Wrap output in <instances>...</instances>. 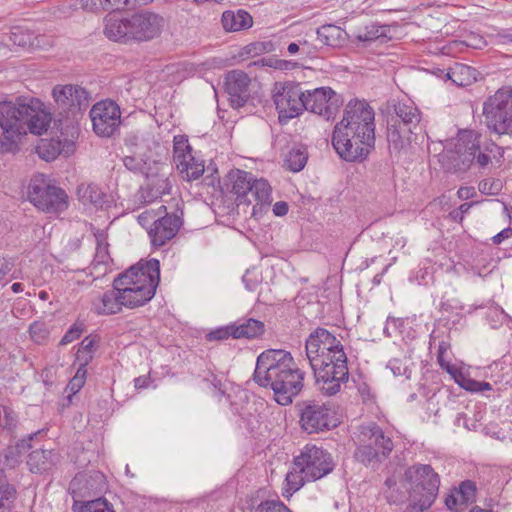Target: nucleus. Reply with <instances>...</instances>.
<instances>
[{
  "mask_svg": "<svg viewBox=\"0 0 512 512\" xmlns=\"http://www.w3.org/2000/svg\"><path fill=\"white\" fill-rule=\"evenodd\" d=\"M331 143L347 162H362L375 147V112L365 101L351 100L333 129Z\"/></svg>",
  "mask_w": 512,
  "mask_h": 512,
  "instance_id": "1",
  "label": "nucleus"
},
{
  "mask_svg": "<svg viewBox=\"0 0 512 512\" xmlns=\"http://www.w3.org/2000/svg\"><path fill=\"white\" fill-rule=\"evenodd\" d=\"M305 372L295 363L290 352L267 349L258 355L253 380L259 386L272 389L275 401L287 406L304 387Z\"/></svg>",
  "mask_w": 512,
  "mask_h": 512,
  "instance_id": "2",
  "label": "nucleus"
},
{
  "mask_svg": "<svg viewBox=\"0 0 512 512\" xmlns=\"http://www.w3.org/2000/svg\"><path fill=\"white\" fill-rule=\"evenodd\" d=\"M160 281V262L157 259L141 260L119 274L113 287L120 292L126 308H136L148 303L155 295Z\"/></svg>",
  "mask_w": 512,
  "mask_h": 512,
  "instance_id": "3",
  "label": "nucleus"
},
{
  "mask_svg": "<svg viewBox=\"0 0 512 512\" xmlns=\"http://www.w3.org/2000/svg\"><path fill=\"white\" fill-rule=\"evenodd\" d=\"M332 455L313 444L303 447L300 454L294 458L292 471L287 473L288 492L298 491L306 481H316L331 473L334 469Z\"/></svg>",
  "mask_w": 512,
  "mask_h": 512,
  "instance_id": "4",
  "label": "nucleus"
},
{
  "mask_svg": "<svg viewBox=\"0 0 512 512\" xmlns=\"http://www.w3.org/2000/svg\"><path fill=\"white\" fill-rule=\"evenodd\" d=\"M394 449L390 435L375 422L359 426L355 459L366 467L378 468Z\"/></svg>",
  "mask_w": 512,
  "mask_h": 512,
  "instance_id": "5",
  "label": "nucleus"
},
{
  "mask_svg": "<svg viewBox=\"0 0 512 512\" xmlns=\"http://www.w3.org/2000/svg\"><path fill=\"white\" fill-rule=\"evenodd\" d=\"M403 482L410 501L421 503L424 507L433 505L439 492L440 476L431 465L418 463L408 467Z\"/></svg>",
  "mask_w": 512,
  "mask_h": 512,
  "instance_id": "6",
  "label": "nucleus"
},
{
  "mask_svg": "<svg viewBox=\"0 0 512 512\" xmlns=\"http://www.w3.org/2000/svg\"><path fill=\"white\" fill-rule=\"evenodd\" d=\"M229 176L237 206H249L255 201L252 207V215H255L257 207L261 209L263 206L270 205L271 186L265 179H254L252 173L239 169L231 171Z\"/></svg>",
  "mask_w": 512,
  "mask_h": 512,
  "instance_id": "7",
  "label": "nucleus"
},
{
  "mask_svg": "<svg viewBox=\"0 0 512 512\" xmlns=\"http://www.w3.org/2000/svg\"><path fill=\"white\" fill-rule=\"evenodd\" d=\"M309 364L314 372L315 386L323 395L337 394L341 385L348 381L349 371L345 352L331 355L330 360L316 358Z\"/></svg>",
  "mask_w": 512,
  "mask_h": 512,
  "instance_id": "8",
  "label": "nucleus"
},
{
  "mask_svg": "<svg viewBox=\"0 0 512 512\" xmlns=\"http://www.w3.org/2000/svg\"><path fill=\"white\" fill-rule=\"evenodd\" d=\"M484 122L497 135H512V87L498 89L483 103Z\"/></svg>",
  "mask_w": 512,
  "mask_h": 512,
  "instance_id": "9",
  "label": "nucleus"
},
{
  "mask_svg": "<svg viewBox=\"0 0 512 512\" xmlns=\"http://www.w3.org/2000/svg\"><path fill=\"white\" fill-rule=\"evenodd\" d=\"M480 134L473 130H462L457 136L447 142L445 147H453L444 155V165L449 172L466 173L475 159L479 147Z\"/></svg>",
  "mask_w": 512,
  "mask_h": 512,
  "instance_id": "10",
  "label": "nucleus"
},
{
  "mask_svg": "<svg viewBox=\"0 0 512 512\" xmlns=\"http://www.w3.org/2000/svg\"><path fill=\"white\" fill-rule=\"evenodd\" d=\"M28 197L34 206L48 213L62 212L68 206L66 192L62 188L50 185L42 178L31 181Z\"/></svg>",
  "mask_w": 512,
  "mask_h": 512,
  "instance_id": "11",
  "label": "nucleus"
},
{
  "mask_svg": "<svg viewBox=\"0 0 512 512\" xmlns=\"http://www.w3.org/2000/svg\"><path fill=\"white\" fill-rule=\"evenodd\" d=\"M306 91L300 83L286 82L273 96L279 123L287 124L305 110Z\"/></svg>",
  "mask_w": 512,
  "mask_h": 512,
  "instance_id": "12",
  "label": "nucleus"
},
{
  "mask_svg": "<svg viewBox=\"0 0 512 512\" xmlns=\"http://www.w3.org/2000/svg\"><path fill=\"white\" fill-rule=\"evenodd\" d=\"M124 166L132 172H141L145 175L146 191L148 193L149 201L157 199L164 194H169L171 189V183L163 171L164 166L154 163L153 171L151 167H148L147 163L140 158L134 156H126L123 158Z\"/></svg>",
  "mask_w": 512,
  "mask_h": 512,
  "instance_id": "13",
  "label": "nucleus"
},
{
  "mask_svg": "<svg viewBox=\"0 0 512 512\" xmlns=\"http://www.w3.org/2000/svg\"><path fill=\"white\" fill-rule=\"evenodd\" d=\"M300 426L308 434L319 433L334 427L331 407L316 400H306L299 404Z\"/></svg>",
  "mask_w": 512,
  "mask_h": 512,
  "instance_id": "14",
  "label": "nucleus"
},
{
  "mask_svg": "<svg viewBox=\"0 0 512 512\" xmlns=\"http://www.w3.org/2000/svg\"><path fill=\"white\" fill-rule=\"evenodd\" d=\"M25 103L11 101L0 102V148L8 150L2 137L10 143H14L24 135V111Z\"/></svg>",
  "mask_w": 512,
  "mask_h": 512,
  "instance_id": "15",
  "label": "nucleus"
},
{
  "mask_svg": "<svg viewBox=\"0 0 512 512\" xmlns=\"http://www.w3.org/2000/svg\"><path fill=\"white\" fill-rule=\"evenodd\" d=\"M305 110L326 120L333 119L343 105V98L331 87L306 90Z\"/></svg>",
  "mask_w": 512,
  "mask_h": 512,
  "instance_id": "16",
  "label": "nucleus"
},
{
  "mask_svg": "<svg viewBox=\"0 0 512 512\" xmlns=\"http://www.w3.org/2000/svg\"><path fill=\"white\" fill-rule=\"evenodd\" d=\"M173 159L182 178L191 181L204 173V162L192 154V147L185 135H176L173 139Z\"/></svg>",
  "mask_w": 512,
  "mask_h": 512,
  "instance_id": "17",
  "label": "nucleus"
},
{
  "mask_svg": "<svg viewBox=\"0 0 512 512\" xmlns=\"http://www.w3.org/2000/svg\"><path fill=\"white\" fill-rule=\"evenodd\" d=\"M132 18V34L134 42H148L161 36L167 20L165 17L150 9H142L133 14Z\"/></svg>",
  "mask_w": 512,
  "mask_h": 512,
  "instance_id": "18",
  "label": "nucleus"
},
{
  "mask_svg": "<svg viewBox=\"0 0 512 512\" xmlns=\"http://www.w3.org/2000/svg\"><path fill=\"white\" fill-rule=\"evenodd\" d=\"M90 117L97 135L111 137L121 123L120 107L112 100H103L93 105Z\"/></svg>",
  "mask_w": 512,
  "mask_h": 512,
  "instance_id": "19",
  "label": "nucleus"
},
{
  "mask_svg": "<svg viewBox=\"0 0 512 512\" xmlns=\"http://www.w3.org/2000/svg\"><path fill=\"white\" fill-rule=\"evenodd\" d=\"M53 99L62 112L76 115L90 105L88 91L79 85H56L52 90Z\"/></svg>",
  "mask_w": 512,
  "mask_h": 512,
  "instance_id": "20",
  "label": "nucleus"
},
{
  "mask_svg": "<svg viewBox=\"0 0 512 512\" xmlns=\"http://www.w3.org/2000/svg\"><path fill=\"white\" fill-rule=\"evenodd\" d=\"M305 350L309 363L316 358L330 360L331 355L345 352L341 341L324 328H317L309 335Z\"/></svg>",
  "mask_w": 512,
  "mask_h": 512,
  "instance_id": "21",
  "label": "nucleus"
},
{
  "mask_svg": "<svg viewBox=\"0 0 512 512\" xmlns=\"http://www.w3.org/2000/svg\"><path fill=\"white\" fill-rule=\"evenodd\" d=\"M250 78L241 70H232L225 77V91L232 107H243L249 99Z\"/></svg>",
  "mask_w": 512,
  "mask_h": 512,
  "instance_id": "22",
  "label": "nucleus"
},
{
  "mask_svg": "<svg viewBox=\"0 0 512 512\" xmlns=\"http://www.w3.org/2000/svg\"><path fill=\"white\" fill-rule=\"evenodd\" d=\"M132 18L122 17L116 13H108L103 19V34L111 41L120 43L134 42L132 34Z\"/></svg>",
  "mask_w": 512,
  "mask_h": 512,
  "instance_id": "23",
  "label": "nucleus"
},
{
  "mask_svg": "<svg viewBox=\"0 0 512 512\" xmlns=\"http://www.w3.org/2000/svg\"><path fill=\"white\" fill-rule=\"evenodd\" d=\"M478 487L472 480L461 481L445 497V505L452 512H461L476 502Z\"/></svg>",
  "mask_w": 512,
  "mask_h": 512,
  "instance_id": "24",
  "label": "nucleus"
},
{
  "mask_svg": "<svg viewBox=\"0 0 512 512\" xmlns=\"http://www.w3.org/2000/svg\"><path fill=\"white\" fill-rule=\"evenodd\" d=\"M23 114L24 135L27 132L42 135L47 131L51 117L42 109V103L39 100L32 99L29 103H25Z\"/></svg>",
  "mask_w": 512,
  "mask_h": 512,
  "instance_id": "25",
  "label": "nucleus"
},
{
  "mask_svg": "<svg viewBox=\"0 0 512 512\" xmlns=\"http://www.w3.org/2000/svg\"><path fill=\"white\" fill-rule=\"evenodd\" d=\"M181 225L182 220L176 215L166 214L155 220L152 228L148 232L151 243L154 246H163L167 241L175 237Z\"/></svg>",
  "mask_w": 512,
  "mask_h": 512,
  "instance_id": "26",
  "label": "nucleus"
},
{
  "mask_svg": "<svg viewBox=\"0 0 512 512\" xmlns=\"http://www.w3.org/2000/svg\"><path fill=\"white\" fill-rule=\"evenodd\" d=\"M104 475L100 472L93 474L79 473L69 484V490L73 497H86L91 492H100L104 485Z\"/></svg>",
  "mask_w": 512,
  "mask_h": 512,
  "instance_id": "27",
  "label": "nucleus"
},
{
  "mask_svg": "<svg viewBox=\"0 0 512 512\" xmlns=\"http://www.w3.org/2000/svg\"><path fill=\"white\" fill-rule=\"evenodd\" d=\"M390 117H393L394 121L407 128L408 132L416 133L421 122V112L411 101L397 102L394 105V115Z\"/></svg>",
  "mask_w": 512,
  "mask_h": 512,
  "instance_id": "28",
  "label": "nucleus"
},
{
  "mask_svg": "<svg viewBox=\"0 0 512 512\" xmlns=\"http://www.w3.org/2000/svg\"><path fill=\"white\" fill-rule=\"evenodd\" d=\"M59 462V454L53 449H36L32 451L27 465L32 473H43L51 470Z\"/></svg>",
  "mask_w": 512,
  "mask_h": 512,
  "instance_id": "29",
  "label": "nucleus"
},
{
  "mask_svg": "<svg viewBox=\"0 0 512 512\" xmlns=\"http://www.w3.org/2000/svg\"><path fill=\"white\" fill-rule=\"evenodd\" d=\"M120 297V292L113 287L93 301V310L99 315L116 314L124 306Z\"/></svg>",
  "mask_w": 512,
  "mask_h": 512,
  "instance_id": "30",
  "label": "nucleus"
},
{
  "mask_svg": "<svg viewBox=\"0 0 512 512\" xmlns=\"http://www.w3.org/2000/svg\"><path fill=\"white\" fill-rule=\"evenodd\" d=\"M415 132H408L407 128H404L397 121H394L393 117L388 119L387 126V141L389 149L395 152H400L402 149L410 144V136Z\"/></svg>",
  "mask_w": 512,
  "mask_h": 512,
  "instance_id": "31",
  "label": "nucleus"
},
{
  "mask_svg": "<svg viewBox=\"0 0 512 512\" xmlns=\"http://www.w3.org/2000/svg\"><path fill=\"white\" fill-rule=\"evenodd\" d=\"M221 22L226 31H240L250 28L253 25V18L247 11L239 9L236 12L225 11Z\"/></svg>",
  "mask_w": 512,
  "mask_h": 512,
  "instance_id": "32",
  "label": "nucleus"
},
{
  "mask_svg": "<svg viewBox=\"0 0 512 512\" xmlns=\"http://www.w3.org/2000/svg\"><path fill=\"white\" fill-rule=\"evenodd\" d=\"M317 39L326 46L341 47L346 43L347 33L339 26L325 24L316 31Z\"/></svg>",
  "mask_w": 512,
  "mask_h": 512,
  "instance_id": "33",
  "label": "nucleus"
},
{
  "mask_svg": "<svg viewBox=\"0 0 512 512\" xmlns=\"http://www.w3.org/2000/svg\"><path fill=\"white\" fill-rule=\"evenodd\" d=\"M234 339L247 338L253 339L260 337L265 332V324L253 318L246 319L243 322L233 323Z\"/></svg>",
  "mask_w": 512,
  "mask_h": 512,
  "instance_id": "34",
  "label": "nucleus"
},
{
  "mask_svg": "<svg viewBox=\"0 0 512 512\" xmlns=\"http://www.w3.org/2000/svg\"><path fill=\"white\" fill-rule=\"evenodd\" d=\"M102 234L97 236V247L94 259L91 263V273H95L96 277L106 274L111 258L108 251V243H104L101 239Z\"/></svg>",
  "mask_w": 512,
  "mask_h": 512,
  "instance_id": "35",
  "label": "nucleus"
},
{
  "mask_svg": "<svg viewBox=\"0 0 512 512\" xmlns=\"http://www.w3.org/2000/svg\"><path fill=\"white\" fill-rule=\"evenodd\" d=\"M130 0H83V8L91 12L116 11L127 7Z\"/></svg>",
  "mask_w": 512,
  "mask_h": 512,
  "instance_id": "36",
  "label": "nucleus"
},
{
  "mask_svg": "<svg viewBox=\"0 0 512 512\" xmlns=\"http://www.w3.org/2000/svg\"><path fill=\"white\" fill-rule=\"evenodd\" d=\"M78 196L83 203H90L102 207L105 203V194L95 184L81 185L78 187Z\"/></svg>",
  "mask_w": 512,
  "mask_h": 512,
  "instance_id": "37",
  "label": "nucleus"
},
{
  "mask_svg": "<svg viewBox=\"0 0 512 512\" xmlns=\"http://www.w3.org/2000/svg\"><path fill=\"white\" fill-rule=\"evenodd\" d=\"M387 31V26L371 23L363 29H359L355 34V38L360 42H372L379 39H386Z\"/></svg>",
  "mask_w": 512,
  "mask_h": 512,
  "instance_id": "38",
  "label": "nucleus"
},
{
  "mask_svg": "<svg viewBox=\"0 0 512 512\" xmlns=\"http://www.w3.org/2000/svg\"><path fill=\"white\" fill-rule=\"evenodd\" d=\"M97 347H98L97 336H94V335L86 336L80 343V346H79L77 354H76V360L79 363H83V365H88L92 361Z\"/></svg>",
  "mask_w": 512,
  "mask_h": 512,
  "instance_id": "39",
  "label": "nucleus"
},
{
  "mask_svg": "<svg viewBox=\"0 0 512 512\" xmlns=\"http://www.w3.org/2000/svg\"><path fill=\"white\" fill-rule=\"evenodd\" d=\"M72 149V147H60L58 142L52 140H41V143L36 147L39 157L45 161L54 160L63 150L69 153Z\"/></svg>",
  "mask_w": 512,
  "mask_h": 512,
  "instance_id": "40",
  "label": "nucleus"
},
{
  "mask_svg": "<svg viewBox=\"0 0 512 512\" xmlns=\"http://www.w3.org/2000/svg\"><path fill=\"white\" fill-rule=\"evenodd\" d=\"M73 510L74 512H115L113 505L110 504L105 498H97L85 501L80 505H77V502L75 501Z\"/></svg>",
  "mask_w": 512,
  "mask_h": 512,
  "instance_id": "41",
  "label": "nucleus"
},
{
  "mask_svg": "<svg viewBox=\"0 0 512 512\" xmlns=\"http://www.w3.org/2000/svg\"><path fill=\"white\" fill-rule=\"evenodd\" d=\"M384 495L390 504H400L406 499V492L402 491L394 477H389L384 482Z\"/></svg>",
  "mask_w": 512,
  "mask_h": 512,
  "instance_id": "42",
  "label": "nucleus"
},
{
  "mask_svg": "<svg viewBox=\"0 0 512 512\" xmlns=\"http://www.w3.org/2000/svg\"><path fill=\"white\" fill-rule=\"evenodd\" d=\"M307 153L300 148H293L286 156L285 164L292 172L301 171L307 163Z\"/></svg>",
  "mask_w": 512,
  "mask_h": 512,
  "instance_id": "43",
  "label": "nucleus"
},
{
  "mask_svg": "<svg viewBox=\"0 0 512 512\" xmlns=\"http://www.w3.org/2000/svg\"><path fill=\"white\" fill-rule=\"evenodd\" d=\"M31 339L40 345L46 344L50 336V328L44 321H34L29 327Z\"/></svg>",
  "mask_w": 512,
  "mask_h": 512,
  "instance_id": "44",
  "label": "nucleus"
},
{
  "mask_svg": "<svg viewBox=\"0 0 512 512\" xmlns=\"http://www.w3.org/2000/svg\"><path fill=\"white\" fill-rule=\"evenodd\" d=\"M18 420L16 413L7 406H2V411L0 414V428L8 431L9 433H14L17 428Z\"/></svg>",
  "mask_w": 512,
  "mask_h": 512,
  "instance_id": "45",
  "label": "nucleus"
},
{
  "mask_svg": "<svg viewBox=\"0 0 512 512\" xmlns=\"http://www.w3.org/2000/svg\"><path fill=\"white\" fill-rule=\"evenodd\" d=\"M253 508V512H286L287 506L280 500H264Z\"/></svg>",
  "mask_w": 512,
  "mask_h": 512,
  "instance_id": "46",
  "label": "nucleus"
},
{
  "mask_svg": "<svg viewBox=\"0 0 512 512\" xmlns=\"http://www.w3.org/2000/svg\"><path fill=\"white\" fill-rule=\"evenodd\" d=\"M501 188L500 180L493 178L483 179L478 184V190L485 195H497Z\"/></svg>",
  "mask_w": 512,
  "mask_h": 512,
  "instance_id": "47",
  "label": "nucleus"
},
{
  "mask_svg": "<svg viewBox=\"0 0 512 512\" xmlns=\"http://www.w3.org/2000/svg\"><path fill=\"white\" fill-rule=\"evenodd\" d=\"M17 491L14 485L5 483L0 485V512H5V502H13Z\"/></svg>",
  "mask_w": 512,
  "mask_h": 512,
  "instance_id": "48",
  "label": "nucleus"
},
{
  "mask_svg": "<svg viewBox=\"0 0 512 512\" xmlns=\"http://www.w3.org/2000/svg\"><path fill=\"white\" fill-rule=\"evenodd\" d=\"M234 326L233 324L226 327L218 328L208 334L209 340H224L229 337L234 338Z\"/></svg>",
  "mask_w": 512,
  "mask_h": 512,
  "instance_id": "49",
  "label": "nucleus"
},
{
  "mask_svg": "<svg viewBox=\"0 0 512 512\" xmlns=\"http://www.w3.org/2000/svg\"><path fill=\"white\" fill-rule=\"evenodd\" d=\"M482 151L491 155V157L495 159L498 166L501 165L502 158L504 156V149L502 147L498 146L494 142H489L484 146Z\"/></svg>",
  "mask_w": 512,
  "mask_h": 512,
  "instance_id": "50",
  "label": "nucleus"
},
{
  "mask_svg": "<svg viewBox=\"0 0 512 512\" xmlns=\"http://www.w3.org/2000/svg\"><path fill=\"white\" fill-rule=\"evenodd\" d=\"M83 332L82 325L73 324L60 340V345H67L78 339Z\"/></svg>",
  "mask_w": 512,
  "mask_h": 512,
  "instance_id": "51",
  "label": "nucleus"
},
{
  "mask_svg": "<svg viewBox=\"0 0 512 512\" xmlns=\"http://www.w3.org/2000/svg\"><path fill=\"white\" fill-rule=\"evenodd\" d=\"M387 368H389L395 376L406 375L410 372L406 363L398 358L391 359L387 364Z\"/></svg>",
  "mask_w": 512,
  "mask_h": 512,
  "instance_id": "52",
  "label": "nucleus"
},
{
  "mask_svg": "<svg viewBox=\"0 0 512 512\" xmlns=\"http://www.w3.org/2000/svg\"><path fill=\"white\" fill-rule=\"evenodd\" d=\"M21 455L19 448L9 446L4 452V459L9 466L15 467L20 462Z\"/></svg>",
  "mask_w": 512,
  "mask_h": 512,
  "instance_id": "53",
  "label": "nucleus"
},
{
  "mask_svg": "<svg viewBox=\"0 0 512 512\" xmlns=\"http://www.w3.org/2000/svg\"><path fill=\"white\" fill-rule=\"evenodd\" d=\"M463 43L467 47H471L473 49H482L486 46V40L479 34L476 33H470L466 36Z\"/></svg>",
  "mask_w": 512,
  "mask_h": 512,
  "instance_id": "54",
  "label": "nucleus"
},
{
  "mask_svg": "<svg viewBox=\"0 0 512 512\" xmlns=\"http://www.w3.org/2000/svg\"><path fill=\"white\" fill-rule=\"evenodd\" d=\"M456 383L470 392H478V389H480L479 381L468 378L464 373L458 374V381Z\"/></svg>",
  "mask_w": 512,
  "mask_h": 512,
  "instance_id": "55",
  "label": "nucleus"
},
{
  "mask_svg": "<svg viewBox=\"0 0 512 512\" xmlns=\"http://www.w3.org/2000/svg\"><path fill=\"white\" fill-rule=\"evenodd\" d=\"M491 161V155L483 152L481 146L479 145L477 152H475L474 162L476 165H478L479 168H485L489 163H491Z\"/></svg>",
  "mask_w": 512,
  "mask_h": 512,
  "instance_id": "56",
  "label": "nucleus"
},
{
  "mask_svg": "<svg viewBox=\"0 0 512 512\" xmlns=\"http://www.w3.org/2000/svg\"><path fill=\"white\" fill-rule=\"evenodd\" d=\"M10 40L13 42V44L18 46H26L29 44V36L23 34L20 30L12 31L10 35Z\"/></svg>",
  "mask_w": 512,
  "mask_h": 512,
  "instance_id": "57",
  "label": "nucleus"
},
{
  "mask_svg": "<svg viewBox=\"0 0 512 512\" xmlns=\"http://www.w3.org/2000/svg\"><path fill=\"white\" fill-rule=\"evenodd\" d=\"M317 47L311 44L308 40H302V59L315 58L317 56Z\"/></svg>",
  "mask_w": 512,
  "mask_h": 512,
  "instance_id": "58",
  "label": "nucleus"
},
{
  "mask_svg": "<svg viewBox=\"0 0 512 512\" xmlns=\"http://www.w3.org/2000/svg\"><path fill=\"white\" fill-rule=\"evenodd\" d=\"M244 50L247 54H250L253 56L260 55L261 53H264L267 51L266 44L262 43V42L251 43V44L245 46Z\"/></svg>",
  "mask_w": 512,
  "mask_h": 512,
  "instance_id": "59",
  "label": "nucleus"
},
{
  "mask_svg": "<svg viewBox=\"0 0 512 512\" xmlns=\"http://www.w3.org/2000/svg\"><path fill=\"white\" fill-rule=\"evenodd\" d=\"M439 365L441 366L442 369H444L447 373H449L452 376L455 382L458 381V374L463 373L456 366L452 365L449 361L445 360L443 362H440Z\"/></svg>",
  "mask_w": 512,
  "mask_h": 512,
  "instance_id": "60",
  "label": "nucleus"
},
{
  "mask_svg": "<svg viewBox=\"0 0 512 512\" xmlns=\"http://www.w3.org/2000/svg\"><path fill=\"white\" fill-rule=\"evenodd\" d=\"M14 264L9 259L0 258V281L12 270Z\"/></svg>",
  "mask_w": 512,
  "mask_h": 512,
  "instance_id": "61",
  "label": "nucleus"
},
{
  "mask_svg": "<svg viewBox=\"0 0 512 512\" xmlns=\"http://www.w3.org/2000/svg\"><path fill=\"white\" fill-rule=\"evenodd\" d=\"M457 196L461 200H468L476 196V190L474 187H461L457 191Z\"/></svg>",
  "mask_w": 512,
  "mask_h": 512,
  "instance_id": "62",
  "label": "nucleus"
},
{
  "mask_svg": "<svg viewBox=\"0 0 512 512\" xmlns=\"http://www.w3.org/2000/svg\"><path fill=\"white\" fill-rule=\"evenodd\" d=\"M495 37L498 44L512 42V29L502 30L498 32Z\"/></svg>",
  "mask_w": 512,
  "mask_h": 512,
  "instance_id": "63",
  "label": "nucleus"
},
{
  "mask_svg": "<svg viewBox=\"0 0 512 512\" xmlns=\"http://www.w3.org/2000/svg\"><path fill=\"white\" fill-rule=\"evenodd\" d=\"M430 507H424L421 503L410 501L404 512H430Z\"/></svg>",
  "mask_w": 512,
  "mask_h": 512,
  "instance_id": "64",
  "label": "nucleus"
}]
</instances>
